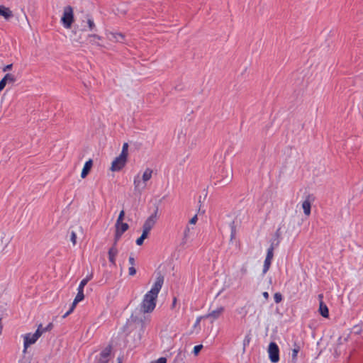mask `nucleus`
Segmentation results:
<instances>
[{"mask_svg":"<svg viewBox=\"0 0 363 363\" xmlns=\"http://www.w3.org/2000/svg\"><path fill=\"white\" fill-rule=\"evenodd\" d=\"M164 284V277L159 275L156 277L152 288L143 296L142 302L140 304V314L132 315L131 319L143 328L146 324L150 323L149 317H142L140 314L151 313L156 307L157 298Z\"/></svg>","mask_w":363,"mask_h":363,"instance_id":"obj_1","label":"nucleus"},{"mask_svg":"<svg viewBox=\"0 0 363 363\" xmlns=\"http://www.w3.org/2000/svg\"><path fill=\"white\" fill-rule=\"evenodd\" d=\"M152 169L146 168L142 177L139 174L135 176L133 179L134 189L135 191L141 193L146 188V182L149 181L152 176Z\"/></svg>","mask_w":363,"mask_h":363,"instance_id":"obj_2","label":"nucleus"},{"mask_svg":"<svg viewBox=\"0 0 363 363\" xmlns=\"http://www.w3.org/2000/svg\"><path fill=\"white\" fill-rule=\"evenodd\" d=\"M40 328H42V325H39L38 329L34 333H28L24 336V342H23V352L26 353L27 348L34 344L38 339L42 335V331L40 330Z\"/></svg>","mask_w":363,"mask_h":363,"instance_id":"obj_3","label":"nucleus"},{"mask_svg":"<svg viewBox=\"0 0 363 363\" xmlns=\"http://www.w3.org/2000/svg\"><path fill=\"white\" fill-rule=\"evenodd\" d=\"M74 21V11L70 6H65L61 18V22L65 28H70Z\"/></svg>","mask_w":363,"mask_h":363,"instance_id":"obj_4","label":"nucleus"},{"mask_svg":"<svg viewBox=\"0 0 363 363\" xmlns=\"http://www.w3.org/2000/svg\"><path fill=\"white\" fill-rule=\"evenodd\" d=\"M128 157H125L122 155H119L117 157H116L111 163V166L110 167L111 171L112 172H118L121 170L125 165L127 162Z\"/></svg>","mask_w":363,"mask_h":363,"instance_id":"obj_5","label":"nucleus"},{"mask_svg":"<svg viewBox=\"0 0 363 363\" xmlns=\"http://www.w3.org/2000/svg\"><path fill=\"white\" fill-rule=\"evenodd\" d=\"M158 218V208H156L155 211L146 219L143 225V230L150 233L152 228L155 225Z\"/></svg>","mask_w":363,"mask_h":363,"instance_id":"obj_6","label":"nucleus"},{"mask_svg":"<svg viewBox=\"0 0 363 363\" xmlns=\"http://www.w3.org/2000/svg\"><path fill=\"white\" fill-rule=\"evenodd\" d=\"M269 358L272 363H277L279 360V349L277 343L272 342L268 347Z\"/></svg>","mask_w":363,"mask_h":363,"instance_id":"obj_7","label":"nucleus"},{"mask_svg":"<svg viewBox=\"0 0 363 363\" xmlns=\"http://www.w3.org/2000/svg\"><path fill=\"white\" fill-rule=\"evenodd\" d=\"M129 228V225L126 223H123V222H116V224H115V228H116V232H115V242H117L119 239L121 238V237L122 236V235L123 234V233H125Z\"/></svg>","mask_w":363,"mask_h":363,"instance_id":"obj_8","label":"nucleus"},{"mask_svg":"<svg viewBox=\"0 0 363 363\" xmlns=\"http://www.w3.org/2000/svg\"><path fill=\"white\" fill-rule=\"evenodd\" d=\"M106 36L110 41L116 43H123L125 40V35L121 33L106 31Z\"/></svg>","mask_w":363,"mask_h":363,"instance_id":"obj_9","label":"nucleus"},{"mask_svg":"<svg viewBox=\"0 0 363 363\" xmlns=\"http://www.w3.org/2000/svg\"><path fill=\"white\" fill-rule=\"evenodd\" d=\"M274 257V247L271 246L267 250V256L264 262V267H263V274H265L269 269L272 260Z\"/></svg>","mask_w":363,"mask_h":363,"instance_id":"obj_10","label":"nucleus"},{"mask_svg":"<svg viewBox=\"0 0 363 363\" xmlns=\"http://www.w3.org/2000/svg\"><path fill=\"white\" fill-rule=\"evenodd\" d=\"M313 201V197L311 196H308L302 203V208L306 216H309L311 215V203Z\"/></svg>","mask_w":363,"mask_h":363,"instance_id":"obj_11","label":"nucleus"},{"mask_svg":"<svg viewBox=\"0 0 363 363\" xmlns=\"http://www.w3.org/2000/svg\"><path fill=\"white\" fill-rule=\"evenodd\" d=\"M118 252V251L116 248V242H114L113 245L109 249L108 252L109 262L113 266H116V258Z\"/></svg>","mask_w":363,"mask_h":363,"instance_id":"obj_12","label":"nucleus"},{"mask_svg":"<svg viewBox=\"0 0 363 363\" xmlns=\"http://www.w3.org/2000/svg\"><path fill=\"white\" fill-rule=\"evenodd\" d=\"M224 311V307L220 306L217 308L216 309L212 311L211 312L208 313L207 315L204 316L206 318H211L212 321L218 319L220 315L223 313Z\"/></svg>","mask_w":363,"mask_h":363,"instance_id":"obj_13","label":"nucleus"},{"mask_svg":"<svg viewBox=\"0 0 363 363\" xmlns=\"http://www.w3.org/2000/svg\"><path fill=\"white\" fill-rule=\"evenodd\" d=\"M323 294L318 295V298L320 300L319 312L323 317L328 318L329 316V311L328 306L323 303Z\"/></svg>","mask_w":363,"mask_h":363,"instance_id":"obj_14","label":"nucleus"},{"mask_svg":"<svg viewBox=\"0 0 363 363\" xmlns=\"http://www.w3.org/2000/svg\"><path fill=\"white\" fill-rule=\"evenodd\" d=\"M0 16H3L6 20H9L13 16V12L9 8L1 5Z\"/></svg>","mask_w":363,"mask_h":363,"instance_id":"obj_15","label":"nucleus"},{"mask_svg":"<svg viewBox=\"0 0 363 363\" xmlns=\"http://www.w3.org/2000/svg\"><path fill=\"white\" fill-rule=\"evenodd\" d=\"M92 164H93V162H92V160H89L88 161H86L84 165V167L82 169V173H81V177L82 178H85L87 174H89L90 169H91L92 167Z\"/></svg>","mask_w":363,"mask_h":363,"instance_id":"obj_16","label":"nucleus"},{"mask_svg":"<svg viewBox=\"0 0 363 363\" xmlns=\"http://www.w3.org/2000/svg\"><path fill=\"white\" fill-rule=\"evenodd\" d=\"M77 294L75 297V298L74 299V301L72 303L73 304V307H75L76 305L80 302L81 301H82L84 298V290L83 289H77Z\"/></svg>","mask_w":363,"mask_h":363,"instance_id":"obj_17","label":"nucleus"},{"mask_svg":"<svg viewBox=\"0 0 363 363\" xmlns=\"http://www.w3.org/2000/svg\"><path fill=\"white\" fill-rule=\"evenodd\" d=\"M11 239H12L11 237L6 238V232H2L1 233V242L2 244H4L6 247H7L9 245V243L11 241Z\"/></svg>","mask_w":363,"mask_h":363,"instance_id":"obj_18","label":"nucleus"},{"mask_svg":"<svg viewBox=\"0 0 363 363\" xmlns=\"http://www.w3.org/2000/svg\"><path fill=\"white\" fill-rule=\"evenodd\" d=\"M149 233L143 230V233L140 238L136 240V244L138 245H142L145 239L147 238Z\"/></svg>","mask_w":363,"mask_h":363,"instance_id":"obj_19","label":"nucleus"},{"mask_svg":"<svg viewBox=\"0 0 363 363\" xmlns=\"http://www.w3.org/2000/svg\"><path fill=\"white\" fill-rule=\"evenodd\" d=\"M4 79L6 82V84H13L16 82V79L15 76L12 74H6L4 77Z\"/></svg>","mask_w":363,"mask_h":363,"instance_id":"obj_20","label":"nucleus"},{"mask_svg":"<svg viewBox=\"0 0 363 363\" xmlns=\"http://www.w3.org/2000/svg\"><path fill=\"white\" fill-rule=\"evenodd\" d=\"M91 278H92V274H90V275L87 276L86 277H85L84 279H83L81 281L78 288L84 290V286L88 283V281L91 279Z\"/></svg>","mask_w":363,"mask_h":363,"instance_id":"obj_21","label":"nucleus"},{"mask_svg":"<svg viewBox=\"0 0 363 363\" xmlns=\"http://www.w3.org/2000/svg\"><path fill=\"white\" fill-rule=\"evenodd\" d=\"M111 353V347H108L105 348L100 354V357L104 359H108Z\"/></svg>","mask_w":363,"mask_h":363,"instance_id":"obj_22","label":"nucleus"},{"mask_svg":"<svg viewBox=\"0 0 363 363\" xmlns=\"http://www.w3.org/2000/svg\"><path fill=\"white\" fill-rule=\"evenodd\" d=\"M299 350H300V347L298 345H296V347L292 350L291 357H292L293 361L295 362L296 360L297 355H298Z\"/></svg>","mask_w":363,"mask_h":363,"instance_id":"obj_23","label":"nucleus"},{"mask_svg":"<svg viewBox=\"0 0 363 363\" xmlns=\"http://www.w3.org/2000/svg\"><path fill=\"white\" fill-rule=\"evenodd\" d=\"M122 155L128 157V144L127 143H123L122 147L121 152L120 153Z\"/></svg>","mask_w":363,"mask_h":363,"instance_id":"obj_24","label":"nucleus"},{"mask_svg":"<svg viewBox=\"0 0 363 363\" xmlns=\"http://www.w3.org/2000/svg\"><path fill=\"white\" fill-rule=\"evenodd\" d=\"M190 234V228L186 226L184 231L183 243H185Z\"/></svg>","mask_w":363,"mask_h":363,"instance_id":"obj_25","label":"nucleus"},{"mask_svg":"<svg viewBox=\"0 0 363 363\" xmlns=\"http://www.w3.org/2000/svg\"><path fill=\"white\" fill-rule=\"evenodd\" d=\"M274 301L277 303H280L282 301V295L279 292H277L274 295Z\"/></svg>","mask_w":363,"mask_h":363,"instance_id":"obj_26","label":"nucleus"},{"mask_svg":"<svg viewBox=\"0 0 363 363\" xmlns=\"http://www.w3.org/2000/svg\"><path fill=\"white\" fill-rule=\"evenodd\" d=\"M53 328V324L52 323H50L45 328H40V330L42 331V334L47 332V331H50Z\"/></svg>","mask_w":363,"mask_h":363,"instance_id":"obj_27","label":"nucleus"},{"mask_svg":"<svg viewBox=\"0 0 363 363\" xmlns=\"http://www.w3.org/2000/svg\"><path fill=\"white\" fill-rule=\"evenodd\" d=\"M87 24L90 30H92L95 28L94 21L91 18H87Z\"/></svg>","mask_w":363,"mask_h":363,"instance_id":"obj_28","label":"nucleus"},{"mask_svg":"<svg viewBox=\"0 0 363 363\" xmlns=\"http://www.w3.org/2000/svg\"><path fill=\"white\" fill-rule=\"evenodd\" d=\"M70 240L73 245H75L77 243V234L74 231L71 232Z\"/></svg>","mask_w":363,"mask_h":363,"instance_id":"obj_29","label":"nucleus"},{"mask_svg":"<svg viewBox=\"0 0 363 363\" xmlns=\"http://www.w3.org/2000/svg\"><path fill=\"white\" fill-rule=\"evenodd\" d=\"M202 348H203V345H196L194 347V350H193L194 354L195 355H197Z\"/></svg>","mask_w":363,"mask_h":363,"instance_id":"obj_30","label":"nucleus"},{"mask_svg":"<svg viewBox=\"0 0 363 363\" xmlns=\"http://www.w3.org/2000/svg\"><path fill=\"white\" fill-rule=\"evenodd\" d=\"M124 216H125V212L123 210H122L118 215L116 222H123Z\"/></svg>","mask_w":363,"mask_h":363,"instance_id":"obj_31","label":"nucleus"},{"mask_svg":"<svg viewBox=\"0 0 363 363\" xmlns=\"http://www.w3.org/2000/svg\"><path fill=\"white\" fill-rule=\"evenodd\" d=\"M128 274L130 276H134L136 274V269L134 266H131L128 269Z\"/></svg>","mask_w":363,"mask_h":363,"instance_id":"obj_32","label":"nucleus"},{"mask_svg":"<svg viewBox=\"0 0 363 363\" xmlns=\"http://www.w3.org/2000/svg\"><path fill=\"white\" fill-rule=\"evenodd\" d=\"M151 363H167V359L165 357H160L155 362H152Z\"/></svg>","mask_w":363,"mask_h":363,"instance_id":"obj_33","label":"nucleus"},{"mask_svg":"<svg viewBox=\"0 0 363 363\" xmlns=\"http://www.w3.org/2000/svg\"><path fill=\"white\" fill-rule=\"evenodd\" d=\"M6 82H5V80L4 79V78L0 81V91H1L4 87L6 86Z\"/></svg>","mask_w":363,"mask_h":363,"instance_id":"obj_34","label":"nucleus"},{"mask_svg":"<svg viewBox=\"0 0 363 363\" xmlns=\"http://www.w3.org/2000/svg\"><path fill=\"white\" fill-rule=\"evenodd\" d=\"M75 307H73V304H72V306L70 308V309L63 315L62 318H65L67 315H69L72 311L74 309Z\"/></svg>","mask_w":363,"mask_h":363,"instance_id":"obj_35","label":"nucleus"},{"mask_svg":"<svg viewBox=\"0 0 363 363\" xmlns=\"http://www.w3.org/2000/svg\"><path fill=\"white\" fill-rule=\"evenodd\" d=\"M235 227L233 225L231 227V235H230V240H232L233 239L235 238Z\"/></svg>","mask_w":363,"mask_h":363,"instance_id":"obj_36","label":"nucleus"},{"mask_svg":"<svg viewBox=\"0 0 363 363\" xmlns=\"http://www.w3.org/2000/svg\"><path fill=\"white\" fill-rule=\"evenodd\" d=\"M198 220V217H197V215H195L190 220H189V223L190 224H196V223L197 222Z\"/></svg>","mask_w":363,"mask_h":363,"instance_id":"obj_37","label":"nucleus"},{"mask_svg":"<svg viewBox=\"0 0 363 363\" xmlns=\"http://www.w3.org/2000/svg\"><path fill=\"white\" fill-rule=\"evenodd\" d=\"M89 37L92 39L91 41H93V42H94L95 40L101 39L100 36H99L97 35H90Z\"/></svg>","mask_w":363,"mask_h":363,"instance_id":"obj_38","label":"nucleus"},{"mask_svg":"<svg viewBox=\"0 0 363 363\" xmlns=\"http://www.w3.org/2000/svg\"><path fill=\"white\" fill-rule=\"evenodd\" d=\"M12 67H13V65H12V64L7 65L6 66H5V67L2 69V70H3V72H6V71H8V70L11 69Z\"/></svg>","mask_w":363,"mask_h":363,"instance_id":"obj_39","label":"nucleus"},{"mask_svg":"<svg viewBox=\"0 0 363 363\" xmlns=\"http://www.w3.org/2000/svg\"><path fill=\"white\" fill-rule=\"evenodd\" d=\"M128 262H129V263H130V264L131 266H134L135 265V259H134V257H130L129 259H128Z\"/></svg>","mask_w":363,"mask_h":363,"instance_id":"obj_40","label":"nucleus"},{"mask_svg":"<svg viewBox=\"0 0 363 363\" xmlns=\"http://www.w3.org/2000/svg\"><path fill=\"white\" fill-rule=\"evenodd\" d=\"M108 359L99 358L97 363H108Z\"/></svg>","mask_w":363,"mask_h":363,"instance_id":"obj_41","label":"nucleus"},{"mask_svg":"<svg viewBox=\"0 0 363 363\" xmlns=\"http://www.w3.org/2000/svg\"><path fill=\"white\" fill-rule=\"evenodd\" d=\"M202 317H198L196 320V323L194 324V326H197L199 323H200V321L201 320Z\"/></svg>","mask_w":363,"mask_h":363,"instance_id":"obj_42","label":"nucleus"},{"mask_svg":"<svg viewBox=\"0 0 363 363\" xmlns=\"http://www.w3.org/2000/svg\"><path fill=\"white\" fill-rule=\"evenodd\" d=\"M262 296H264V298L265 299H268L269 298V294L267 291L263 292L262 293Z\"/></svg>","mask_w":363,"mask_h":363,"instance_id":"obj_43","label":"nucleus"},{"mask_svg":"<svg viewBox=\"0 0 363 363\" xmlns=\"http://www.w3.org/2000/svg\"><path fill=\"white\" fill-rule=\"evenodd\" d=\"M73 40H74L76 42H79V39H76V38H74Z\"/></svg>","mask_w":363,"mask_h":363,"instance_id":"obj_44","label":"nucleus"},{"mask_svg":"<svg viewBox=\"0 0 363 363\" xmlns=\"http://www.w3.org/2000/svg\"><path fill=\"white\" fill-rule=\"evenodd\" d=\"M25 17H26V19L28 21V17L26 16V15H25Z\"/></svg>","mask_w":363,"mask_h":363,"instance_id":"obj_45","label":"nucleus"}]
</instances>
